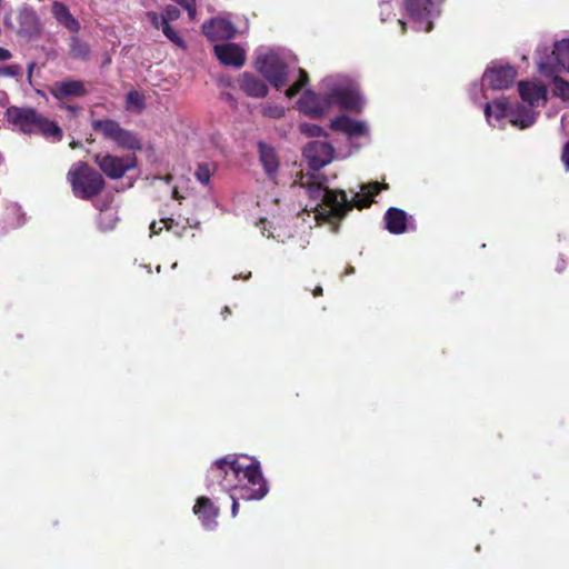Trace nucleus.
<instances>
[{
    "label": "nucleus",
    "instance_id": "nucleus-22",
    "mask_svg": "<svg viewBox=\"0 0 569 569\" xmlns=\"http://www.w3.org/2000/svg\"><path fill=\"white\" fill-rule=\"evenodd\" d=\"M239 87L247 96L252 98H264L268 94L266 83L249 72H244L239 78Z\"/></svg>",
    "mask_w": 569,
    "mask_h": 569
},
{
    "label": "nucleus",
    "instance_id": "nucleus-42",
    "mask_svg": "<svg viewBox=\"0 0 569 569\" xmlns=\"http://www.w3.org/2000/svg\"><path fill=\"white\" fill-rule=\"evenodd\" d=\"M184 10L188 12L189 18L194 20L197 16V2L191 4V7L186 8Z\"/></svg>",
    "mask_w": 569,
    "mask_h": 569
},
{
    "label": "nucleus",
    "instance_id": "nucleus-8",
    "mask_svg": "<svg viewBox=\"0 0 569 569\" xmlns=\"http://www.w3.org/2000/svg\"><path fill=\"white\" fill-rule=\"evenodd\" d=\"M539 69L545 76L569 72V39L556 42L551 58L547 62H541Z\"/></svg>",
    "mask_w": 569,
    "mask_h": 569
},
{
    "label": "nucleus",
    "instance_id": "nucleus-20",
    "mask_svg": "<svg viewBox=\"0 0 569 569\" xmlns=\"http://www.w3.org/2000/svg\"><path fill=\"white\" fill-rule=\"evenodd\" d=\"M51 13L57 22L71 33H79L81 29L80 22L72 16L69 8L60 2L53 1L51 4Z\"/></svg>",
    "mask_w": 569,
    "mask_h": 569
},
{
    "label": "nucleus",
    "instance_id": "nucleus-51",
    "mask_svg": "<svg viewBox=\"0 0 569 569\" xmlns=\"http://www.w3.org/2000/svg\"><path fill=\"white\" fill-rule=\"evenodd\" d=\"M171 176L166 177V181L169 182L171 180Z\"/></svg>",
    "mask_w": 569,
    "mask_h": 569
},
{
    "label": "nucleus",
    "instance_id": "nucleus-15",
    "mask_svg": "<svg viewBox=\"0 0 569 569\" xmlns=\"http://www.w3.org/2000/svg\"><path fill=\"white\" fill-rule=\"evenodd\" d=\"M213 52L223 66L241 68L246 62V51L238 43L216 44Z\"/></svg>",
    "mask_w": 569,
    "mask_h": 569
},
{
    "label": "nucleus",
    "instance_id": "nucleus-5",
    "mask_svg": "<svg viewBox=\"0 0 569 569\" xmlns=\"http://www.w3.org/2000/svg\"><path fill=\"white\" fill-rule=\"evenodd\" d=\"M93 161L101 172L112 180L122 178L137 166V157L134 154L117 157L111 153H97Z\"/></svg>",
    "mask_w": 569,
    "mask_h": 569
},
{
    "label": "nucleus",
    "instance_id": "nucleus-43",
    "mask_svg": "<svg viewBox=\"0 0 569 569\" xmlns=\"http://www.w3.org/2000/svg\"><path fill=\"white\" fill-rule=\"evenodd\" d=\"M159 29L163 32V34L167 33L170 29H172V27L170 26V21L161 18Z\"/></svg>",
    "mask_w": 569,
    "mask_h": 569
},
{
    "label": "nucleus",
    "instance_id": "nucleus-18",
    "mask_svg": "<svg viewBox=\"0 0 569 569\" xmlns=\"http://www.w3.org/2000/svg\"><path fill=\"white\" fill-rule=\"evenodd\" d=\"M330 128L335 131L343 132L348 137H363L368 133V129L363 122L353 120L343 114L332 119Z\"/></svg>",
    "mask_w": 569,
    "mask_h": 569
},
{
    "label": "nucleus",
    "instance_id": "nucleus-7",
    "mask_svg": "<svg viewBox=\"0 0 569 569\" xmlns=\"http://www.w3.org/2000/svg\"><path fill=\"white\" fill-rule=\"evenodd\" d=\"M405 7L409 17L417 24V30L430 32L433 29L432 18L440 13L433 0H405Z\"/></svg>",
    "mask_w": 569,
    "mask_h": 569
},
{
    "label": "nucleus",
    "instance_id": "nucleus-14",
    "mask_svg": "<svg viewBox=\"0 0 569 569\" xmlns=\"http://www.w3.org/2000/svg\"><path fill=\"white\" fill-rule=\"evenodd\" d=\"M517 77V70L511 66L493 67L483 74V80L493 90L510 88Z\"/></svg>",
    "mask_w": 569,
    "mask_h": 569
},
{
    "label": "nucleus",
    "instance_id": "nucleus-38",
    "mask_svg": "<svg viewBox=\"0 0 569 569\" xmlns=\"http://www.w3.org/2000/svg\"><path fill=\"white\" fill-rule=\"evenodd\" d=\"M555 88L561 96H566L569 92V82L563 80L562 78L555 77L553 80Z\"/></svg>",
    "mask_w": 569,
    "mask_h": 569
},
{
    "label": "nucleus",
    "instance_id": "nucleus-24",
    "mask_svg": "<svg viewBox=\"0 0 569 569\" xmlns=\"http://www.w3.org/2000/svg\"><path fill=\"white\" fill-rule=\"evenodd\" d=\"M33 129L34 131H32V134H41L46 139L61 141L63 138V132L59 124L41 113H39V117Z\"/></svg>",
    "mask_w": 569,
    "mask_h": 569
},
{
    "label": "nucleus",
    "instance_id": "nucleus-47",
    "mask_svg": "<svg viewBox=\"0 0 569 569\" xmlns=\"http://www.w3.org/2000/svg\"><path fill=\"white\" fill-rule=\"evenodd\" d=\"M323 293V289L321 286H317L313 290H312V295L313 297H320L322 296Z\"/></svg>",
    "mask_w": 569,
    "mask_h": 569
},
{
    "label": "nucleus",
    "instance_id": "nucleus-3",
    "mask_svg": "<svg viewBox=\"0 0 569 569\" xmlns=\"http://www.w3.org/2000/svg\"><path fill=\"white\" fill-rule=\"evenodd\" d=\"M76 198L89 201L101 194L106 188L103 176L86 161L74 162L67 173Z\"/></svg>",
    "mask_w": 569,
    "mask_h": 569
},
{
    "label": "nucleus",
    "instance_id": "nucleus-26",
    "mask_svg": "<svg viewBox=\"0 0 569 569\" xmlns=\"http://www.w3.org/2000/svg\"><path fill=\"white\" fill-rule=\"evenodd\" d=\"M90 54V46L78 33H72L69 38V56L74 60L88 61Z\"/></svg>",
    "mask_w": 569,
    "mask_h": 569
},
{
    "label": "nucleus",
    "instance_id": "nucleus-17",
    "mask_svg": "<svg viewBox=\"0 0 569 569\" xmlns=\"http://www.w3.org/2000/svg\"><path fill=\"white\" fill-rule=\"evenodd\" d=\"M193 513L201 520L204 528L212 530L217 527L219 508L208 497H199L193 506Z\"/></svg>",
    "mask_w": 569,
    "mask_h": 569
},
{
    "label": "nucleus",
    "instance_id": "nucleus-31",
    "mask_svg": "<svg viewBox=\"0 0 569 569\" xmlns=\"http://www.w3.org/2000/svg\"><path fill=\"white\" fill-rule=\"evenodd\" d=\"M160 223L163 224V227H157V222L152 221L150 224V231L153 234H159L163 228H166L168 231H173L177 234H180V231L178 230L179 223L172 219V218H161Z\"/></svg>",
    "mask_w": 569,
    "mask_h": 569
},
{
    "label": "nucleus",
    "instance_id": "nucleus-41",
    "mask_svg": "<svg viewBox=\"0 0 569 569\" xmlns=\"http://www.w3.org/2000/svg\"><path fill=\"white\" fill-rule=\"evenodd\" d=\"M12 58V53L10 50L0 47V62L10 60Z\"/></svg>",
    "mask_w": 569,
    "mask_h": 569
},
{
    "label": "nucleus",
    "instance_id": "nucleus-33",
    "mask_svg": "<svg viewBox=\"0 0 569 569\" xmlns=\"http://www.w3.org/2000/svg\"><path fill=\"white\" fill-rule=\"evenodd\" d=\"M299 130L307 137H327L325 130L320 126L315 123H301L299 126Z\"/></svg>",
    "mask_w": 569,
    "mask_h": 569
},
{
    "label": "nucleus",
    "instance_id": "nucleus-19",
    "mask_svg": "<svg viewBox=\"0 0 569 569\" xmlns=\"http://www.w3.org/2000/svg\"><path fill=\"white\" fill-rule=\"evenodd\" d=\"M87 92L83 81L71 79L58 81L51 89L52 96L58 100L69 97H84Z\"/></svg>",
    "mask_w": 569,
    "mask_h": 569
},
{
    "label": "nucleus",
    "instance_id": "nucleus-4",
    "mask_svg": "<svg viewBox=\"0 0 569 569\" xmlns=\"http://www.w3.org/2000/svg\"><path fill=\"white\" fill-rule=\"evenodd\" d=\"M92 129L100 132L104 139L113 141L118 147L129 150H140V140L129 130L123 129L116 120L97 119L93 120Z\"/></svg>",
    "mask_w": 569,
    "mask_h": 569
},
{
    "label": "nucleus",
    "instance_id": "nucleus-35",
    "mask_svg": "<svg viewBox=\"0 0 569 569\" xmlns=\"http://www.w3.org/2000/svg\"><path fill=\"white\" fill-rule=\"evenodd\" d=\"M262 114L272 119H279L284 114V108L278 104H266L262 108Z\"/></svg>",
    "mask_w": 569,
    "mask_h": 569
},
{
    "label": "nucleus",
    "instance_id": "nucleus-21",
    "mask_svg": "<svg viewBox=\"0 0 569 569\" xmlns=\"http://www.w3.org/2000/svg\"><path fill=\"white\" fill-rule=\"evenodd\" d=\"M330 107L338 104L345 110H358L361 106L360 97L350 89H335L329 92Z\"/></svg>",
    "mask_w": 569,
    "mask_h": 569
},
{
    "label": "nucleus",
    "instance_id": "nucleus-2",
    "mask_svg": "<svg viewBox=\"0 0 569 569\" xmlns=\"http://www.w3.org/2000/svg\"><path fill=\"white\" fill-rule=\"evenodd\" d=\"M263 478L259 461L251 459L244 465L237 455H227L216 460L207 471L206 488L214 495L217 492H230L250 483L256 486Z\"/></svg>",
    "mask_w": 569,
    "mask_h": 569
},
{
    "label": "nucleus",
    "instance_id": "nucleus-10",
    "mask_svg": "<svg viewBox=\"0 0 569 569\" xmlns=\"http://www.w3.org/2000/svg\"><path fill=\"white\" fill-rule=\"evenodd\" d=\"M269 491L267 481L264 478L261 479L256 486L250 483H243L236 490L230 491V498L232 499L231 513L233 517L238 515L239 503L238 500H260Z\"/></svg>",
    "mask_w": 569,
    "mask_h": 569
},
{
    "label": "nucleus",
    "instance_id": "nucleus-12",
    "mask_svg": "<svg viewBox=\"0 0 569 569\" xmlns=\"http://www.w3.org/2000/svg\"><path fill=\"white\" fill-rule=\"evenodd\" d=\"M333 148L323 141H311L303 149V156L310 168L318 170L332 159Z\"/></svg>",
    "mask_w": 569,
    "mask_h": 569
},
{
    "label": "nucleus",
    "instance_id": "nucleus-30",
    "mask_svg": "<svg viewBox=\"0 0 569 569\" xmlns=\"http://www.w3.org/2000/svg\"><path fill=\"white\" fill-rule=\"evenodd\" d=\"M309 82V76L306 70L299 69V79L286 90L288 98L296 97Z\"/></svg>",
    "mask_w": 569,
    "mask_h": 569
},
{
    "label": "nucleus",
    "instance_id": "nucleus-16",
    "mask_svg": "<svg viewBox=\"0 0 569 569\" xmlns=\"http://www.w3.org/2000/svg\"><path fill=\"white\" fill-rule=\"evenodd\" d=\"M257 148L259 161L264 170L266 176L269 180L277 182L280 161L276 149L263 141H259Z\"/></svg>",
    "mask_w": 569,
    "mask_h": 569
},
{
    "label": "nucleus",
    "instance_id": "nucleus-6",
    "mask_svg": "<svg viewBox=\"0 0 569 569\" xmlns=\"http://www.w3.org/2000/svg\"><path fill=\"white\" fill-rule=\"evenodd\" d=\"M256 69L277 90L288 82V66L276 54H264L256 61Z\"/></svg>",
    "mask_w": 569,
    "mask_h": 569
},
{
    "label": "nucleus",
    "instance_id": "nucleus-1",
    "mask_svg": "<svg viewBox=\"0 0 569 569\" xmlns=\"http://www.w3.org/2000/svg\"><path fill=\"white\" fill-rule=\"evenodd\" d=\"M382 189H388V184L378 181L361 184L360 192H356L350 201L343 190H330L318 182L309 183L307 192L310 199L321 200V203L317 204L320 207L318 211L320 216L328 220H340L353 208L359 210L369 208L373 202V197Z\"/></svg>",
    "mask_w": 569,
    "mask_h": 569
},
{
    "label": "nucleus",
    "instance_id": "nucleus-36",
    "mask_svg": "<svg viewBox=\"0 0 569 569\" xmlns=\"http://www.w3.org/2000/svg\"><path fill=\"white\" fill-rule=\"evenodd\" d=\"M164 36L177 47L183 50L187 48L186 41L173 28L170 29L167 33H164Z\"/></svg>",
    "mask_w": 569,
    "mask_h": 569
},
{
    "label": "nucleus",
    "instance_id": "nucleus-39",
    "mask_svg": "<svg viewBox=\"0 0 569 569\" xmlns=\"http://www.w3.org/2000/svg\"><path fill=\"white\" fill-rule=\"evenodd\" d=\"M561 160L566 169L569 171V142H567L562 148Z\"/></svg>",
    "mask_w": 569,
    "mask_h": 569
},
{
    "label": "nucleus",
    "instance_id": "nucleus-46",
    "mask_svg": "<svg viewBox=\"0 0 569 569\" xmlns=\"http://www.w3.org/2000/svg\"><path fill=\"white\" fill-rule=\"evenodd\" d=\"M36 68V62L31 61L28 63V81L31 82L33 69Z\"/></svg>",
    "mask_w": 569,
    "mask_h": 569
},
{
    "label": "nucleus",
    "instance_id": "nucleus-48",
    "mask_svg": "<svg viewBox=\"0 0 569 569\" xmlns=\"http://www.w3.org/2000/svg\"><path fill=\"white\" fill-rule=\"evenodd\" d=\"M231 315V310L228 306L223 307L222 311H221V316L223 319H227L228 316Z\"/></svg>",
    "mask_w": 569,
    "mask_h": 569
},
{
    "label": "nucleus",
    "instance_id": "nucleus-25",
    "mask_svg": "<svg viewBox=\"0 0 569 569\" xmlns=\"http://www.w3.org/2000/svg\"><path fill=\"white\" fill-rule=\"evenodd\" d=\"M518 89L521 99L528 102L530 106H533L540 100H546L547 98V89L541 84H535L529 81H520Z\"/></svg>",
    "mask_w": 569,
    "mask_h": 569
},
{
    "label": "nucleus",
    "instance_id": "nucleus-32",
    "mask_svg": "<svg viewBox=\"0 0 569 569\" xmlns=\"http://www.w3.org/2000/svg\"><path fill=\"white\" fill-rule=\"evenodd\" d=\"M0 77L14 78L21 80L23 77V69L20 64H9L0 67Z\"/></svg>",
    "mask_w": 569,
    "mask_h": 569
},
{
    "label": "nucleus",
    "instance_id": "nucleus-34",
    "mask_svg": "<svg viewBox=\"0 0 569 569\" xmlns=\"http://www.w3.org/2000/svg\"><path fill=\"white\" fill-rule=\"evenodd\" d=\"M196 179L202 183L208 184L211 179V169L208 163H199L196 172H194Z\"/></svg>",
    "mask_w": 569,
    "mask_h": 569
},
{
    "label": "nucleus",
    "instance_id": "nucleus-45",
    "mask_svg": "<svg viewBox=\"0 0 569 569\" xmlns=\"http://www.w3.org/2000/svg\"><path fill=\"white\" fill-rule=\"evenodd\" d=\"M176 3H178L183 9L191 7L196 2V0H173Z\"/></svg>",
    "mask_w": 569,
    "mask_h": 569
},
{
    "label": "nucleus",
    "instance_id": "nucleus-9",
    "mask_svg": "<svg viewBox=\"0 0 569 569\" xmlns=\"http://www.w3.org/2000/svg\"><path fill=\"white\" fill-rule=\"evenodd\" d=\"M298 107L310 118H321L330 109L329 93L319 96L311 90H306L298 101Z\"/></svg>",
    "mask_w": 569,
    "mask_h": 569
},
{
    "label": "nucleus",
    "instance_id": "nucleus-27",
    "mask_svg": "<svg viewBox=\"0 0 569 569\" xmlns=\"http://www.w3.org/2000/svg\"><path fill=\"white\" fill-rule=\"evenodd\" d=\"M510 122L521 129H526L533 124L536 117L531 109L518 107L515 112L510 113Z\"/></svg>",
    "mask_w": 569,
    "mask_h": 569
},
{
    "label": "nucleus",
    "instance_id": "nucleus-52",
    "mask_svg": "<svg viewBox=\"0 0 569 569\" xmlns=\"http://www.w3.org/2000/svg\"><path fill=\"white\" fill-rule=\"evenodd\" d=\"M173 196H174V197H178V192H177V190H174V191H173Z\"/></svg>",
    "mask_w": 569,
    "mask_h": 569
},
{
    "label": "nucleus",
    "instance_id": "nucleus-44",
    "mask_svg": "<svg viewBox=\"0 0 569 569\" xmlns=\"http://www.w3.org/2000/svg\"><path fill=\"white\" fill-rule=\"evenodd\" d=\"M159 29L163 32V34L167 33L170 29H172V27L170 26V21L161 18Z\"/></svg>",
    "mask_w": 569,
    "mask_h": 569
},
{
    "label": "nucleus",
    "instance_id": "nucleus-49",
    "mask_svg": "<svg viewBox=\"0 0 569 569\" xmlns=\"http://www.w3.org/2000/svg\"><path fill=\"white\" fill-rule=\"evenodd\" d=\"M399 23H401L402 29L405 30V26H406L405 22H402V20H399Z\"/></svg>",
    "mask_w": 569,
    "mask_h": 569
},
{
    "label": "nucleus",
    "instance_id": "nucleus-11",
    "mask_svg": "<svg viewBox=\"0 0 569 569\" xmlns=\"http://www.w3.org/2000/svg\"><path fill=\"white\" fill-rule=\"evenodd\" d=\"M39 113L32 108L11 106L6 111L8 122L17 127L23 133L32 134Z\"/></svg>",
    "mask_w": 569,
    "mask_h": 569
},
{
    "label": "nucleus",
    "instance_id": "nucleus-50",
    "mask_svg": "<svg viewBox=\"0 0 569 569\" xmlns=\"http://www.w3.org/2000/svg\"><path fill=\"white\" fill-rule=\"evenodd\" d=\"M399 23H401L402 29L405 30V26H406L405 22H402V20H399Z\"/></svg>",
    "mask_w": 569,
    "mask_h": 569
},
{
    "label": "nucleus",
    "instance_id": "nucleus-13",
    "mask_svg": "<svg viewBox=\"0 0 569 569\" xmlns=\"http://www.w3.org/2000/svg\"><path fill=\"white\" fill-rule=\"evenodd\" d=\"M202 33L210 41H220L234 38L237 30L231 21L223 18H213L202 24Z\"/></svg>",
    "mask_w": 569,
    "mask_h": 569
},
{
    "label": "nucleus",
    "instance_id": "nucleus-23",
    "mask_svg": "<svg viewBox=\"0 0 569 569\" xmlns=\"http://www.w3.org/2000/svg\"><path fill=\"white\" fill-rule=\"evenodd\" d=\"M408 214L405 210L391 207L385 213L386 229L392 234L407 231Z\"/></svg>",
    "mask_w": 569,
    "mask_h": 569
},
{
    "label": "nucleus",
    "instance_id": "nucleus-40",
    "mask_svg": "<svg viewBox=\"0 0 569 569\" xmlns=\"http://www.w3.org/2000/svg\"><path fill=\"white\" fill-rule=\"evenodd\" d=\"M148 17L150 18V21H151V24L156 28V29H159L160 27V21H161V16H159L157 12L154 11H150L148 12Z\"/></svg>",
    "mask_w": 569,
    "mask_h": 569
},
{
    "label": "nucleus",
    "instance_id": "nucleus-28",
    "mask_svg": "<svg viewBox=\"0 0 569 569\" xmlns=\"http://www.w3.org/2000/svg\"><path fill=\"white\" fill-rule=\"evenodd\" d=\"M508 110H509V102L507 99L505 98H501V99H497L492 102H488L486 106H485V114L487 117V119L489 120L490 117H495L497 120H500L508 114Z\"/></svg>",
    "mask_w": 569,
    "mask_h": 569
},
{
    "label": "nucleus",
    "instance_id": "nucleus-29",
    "mask_svg": "<svg viewBox=\"0 0 569 569\" xmlns=\"http://www.w3.org/2000/svg\"><path fill=\"white\" fill-rule=\"evenodd\" d=\"M146 108V97L143 93L131 90L126 96V109L129 111L141 112Z\"/></svg>",
    "mask_w": 569,
    "mask_h": 569
},
{
    "label": "nucleus",
    "instance_id": "nucleus-37",
    "mask_svg": "<svg viewBox=\"0 0 569 569\" xmlns=\"http://www.w3.org/2000/svg\"><path fill=\"white\" fill-rule=\"evenodd\" d=\"M180 17V11L173 6H167L163 9V12L161 14V18L168 20V21H174Z\"/></svg>",
    "mask_w": 569,
    "mask_h": 569
}]
</instances>
